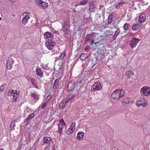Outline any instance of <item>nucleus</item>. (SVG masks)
I'll return each mask as SVG.
<instances>
[{
    "instance_id": "7c9ffc66",
    "label": "nucleus",
    "mask_w": 150,
    "mask_h": 150,
    "mask_svg": "<svg viewBox=\"0 0 150 150\" xmlns=\"http://www.w3.org/2000/svg\"><path fill=\"white\" fill-rule=\"evenodd\" d=\"M31 95L35 99L37 100H38L39 98L36 93H31Z\"/></svg>"
},
{
    "instance_id": "e433bc0d",
    "label": "nucleus",
    "mask_w": 150,
    "mask_h": 150,
    "mask_svg": "<svg viewBox=\"0 0 150 150\" xmlns=\"http://www.w3.org/2000/svg\"><path fill=\"white\" fill-rule=\"evenodd\" d=\"M65 132L67 134L69 135L72 134L73 132H72L71 130L69 128L65 131Z\"/></svg>"
},
{
    "instance_id": "c756f323",
    "label": "nucleus",
    "mask_w": 150,
    "mask_h": 150,
    "mask_svg": "<svg viewBox=\"0 0 150 150\" xmlns=\"http://www.w3.org/2000/svg\"><path fill=\"white\" fill-rule=\"evenodd\" d=\"M129 99L127 98L124 99L122 101V104L123 105H124L125 104H127L129 103Z\"/></svg>"
},
{
    "instance_id": "2eb2a0df",
    "label": "nucleus",
    "mask_w": 150,
    "mask_h": 150,
    "mask_svg": "<svg viewBox=\"0 0 150 150\" xmlns=\"http://www.w3.org/2000/svg\"><path fill=\"white\" fill-rule=\"evenodd\" d=\"M74 88V85L72 84L70 82H69L67 86V91H70L72 90Z\"/></svg>"
},
{
    "instance_id": "c85d7f7f",
    "label": "nucleus",
    "mask_w": 150,
    "mask_h": 150,
    "mask_svg": "<svg viewBox=\"0 0 150 150\" xmlns=\"http://www.w3.org/2000/svg\"><path fill=\"white\" fill-rule=\"evenodd\" d=\"M129 24L127 23H125L124 25L123 28L124 30H128Z\"/></svg>"
},
{
    "instance_id": "5701e85b",
    "label": "nucleus",
    "mask_w": 150,
    "mask_h": 150,
    "mask_svg": "<svg viewBox=\"0 0 150 150\" xmlns=\"http://www.w3.org/2000/svg\"><path fill=\"white\" fill-rule=\"evenodd\" d=\"M16 126V124L13 122L12 121L11 123V124L10 126V131H12L14 130L15 129L14 127Z\"/></svg>"
},
{
    "instance_id": "f257e3e1",
    "label": "nucleus",
    "mask_w": 150,
    "mask_h": 150,
    "mask_svg": "<svg viewBox=\"0 0 150 150\" xmlns=\"http://www.w3.org/2000/svg\"><path fill=\"white\" fill-rule=\"evenodd\" d=\"M124 93V91L122 88L117 89L112 92L111 97L115 100L118 99L123 96Z\"/></svg>"
},
{
    "instance_id": "0eeeda50",
    "label": "nucleus",
    "mask_w": 150,
    "mask_h": 150,
    "mask_svg": "<svg viewBox=\"0 0 150 150\" xmlns=\"http://www.w3.org/2000/svg\"><path fill=\"white\" fill-rule=\"evenodd\" d=\"M36 2L44 9L46 8L48 6V4L47 3L42 1V0H37Z\"/></svg>"
},
{
    "instance_id": "aec40b11",
    "label": "nucleus",
    "mask_w": 150,
    "mask_h": 150,
    "mask_svg": "<svg viewBox=\"0 0 150 150\" xmlns=\"http://www.w3.org/2000/svg\"><path fill=\"white\" fill-rule=\"evenodd\" d=\"M19 94L17 93V92L15 93V94L13 95V100H12V101L13 102H16V100H17L18 97H19Z\"/></svg>"
},
{
    "instance_id": "a19ab883",
    "label": "nucleus",
    "mask_w": 150,
    "mask_h": 150,
    "mask_svg": "<svg viewBox=\"0 0 150 150\" xmlns=\"http://www.w3.org/2000/svg\"><path fill=\"white\" fill-rule=\"evenodd\" d=\"M94 44L96 46H100V45H101L98 41H97L96 42H95Z\"/></svg>"
},
{
    "instance_id": "c9c22d12",
    "label": "nucleus",
    "mask_w": 150,
    "mask_h": 150,
    "mask_svg": "<svg viewBox=\"0 0 150 150\" xmlns=\"http://www.w3.org/2000/svg\"><path fill=\"white\" fill-rule=\"evenodd\" d=\"M66 53L65 52H63L60 55V59H63L64 57H65V56L66 55Z\"/></svg>"
},
{
    "instance_id": "1a4fd4ad",
    "label": "nucleus",
    "mask_w": 150,
    "mask_h": 150,
    "mask_svg": "<svg viewBox=\"0 0 150 150\" xmlns=\"http://www.w3.org/2000/svg\"><path fill=\"white\" fill-rule=\"evenodd\" d=\"M55 45V42H54L52 41H48L45 43V45L46 47L49 50L52 49Z\"/></svg>"
},
{
    "instance_id": "4c0bfd02",
    "label": "nucleus",
    "mask_w": 150,
    "mask_h": 150,
    "mask_svg": "<svg viewBox=\"0 0 150 150\" xmlns=\"http://www.w3.org/2000/svg\"><path fill=\"white\" fill-rule=\"evenodd\" d=\"M6 86V83L2 85L0 87V91H3L4 89V86Z\"/></svg>"
},
{
    "instance_id": "a878e982",
    "label": "nucleus",
    "mask_w": 150,
    "mask_h": 150,
    "mask_svg": "<svg viewBox=\"0 0 150 150\" xmlns=\"http://www.w3.org/2000/svg\"><path fill=\"white\" fill-rule=\"evenodd\" d=\"M87 58L86 55L85 54H82L80 57V59L82 61H84Z\"/></svg>"
},
{
    "instance_id": "603ef678",
    "label": "nucleus",
    "mask_w": 150,
    "mask_h": 150,
    "mask_svg": "<svg viewBox=\"0 0 150 150\" xmlns=\"http://www.w3.org/2000/svg\"><path fill=\"white\" fill-rule=\"evenodd\" d=\"M1 20V18H0V21Z\"/></svg>"
},
{
    "instance_id": "bb28decb",
    "label": "nucleus",
    "mask_w": 150,
    "mask_h": 150,
    "mask_svg": "<svg viewBox=\"0 0 150 150\" xmlns=\"http://www.w3.org/2000/svg\"><path fill=\"white\" fill-rule=\"evenodd\" d=\"M95 36L96 40H98L100 38L102 39L104 38V36L103 35H100L98 33H96Z\"/></svg>"
},
{
    "instance_id": "393cba45",
    "label": "nucleus",
    "mask_w": 150,
    "mask_h": 150,
    "mask_svg": "<svg viewBox=\"0 0 150 150\" xmlns=\"http://www.w3.org/2000/svg\"><path fill=\"white\" fill-rule=\"evenodd\" d=\"M76 126V123L75 122H73L71 125L69 127L71 130L72 132H73Z\"/></svg>"
},
{
    "instance_id": "dca6fc26",
    "label": "nucleus",
    "mask_w": 150,
    "mask_h": 150,
    "mask_svg": "<svg viewBox=\"0 0 150 150\" xmlns=\"http://www.w3.org/2000/svg\"><path fill=\"white\" fill-rule=\"evenodd\" d=\"M141 26V25L139 24H136L132 26V30L133 31H135L139 28Z\"/></svg>"
},
{
    "instance_id": "8fccbe9b",
    "label": "nucleus",
    "mask_w": 150,
    "mask_h": 150,
    "mask_svg": "<svg viewBox=\"0 0 150 150\" xmlns=\"http://www.w3.org/2000/svg\"><path fill=\"white\" fill-rule=\"evenodd\" d=\"M132 35V34L131 33L130 34V36H131V35Z\"/></svg>"
},
{
    "instance_id": "ea45409f",
    "label": "nucleus",
    "mask_w": 150,
    "mask_h": 150,
    "mask_svg": "<svg viewBox=\"0 0 150 150\" xmlns=\"http://www.w3.org/2000/svg\"><path fill=\"white\" fill-rule=\"evenodd\" d=\"M47 105V103L46 102L44 103L41 107V108L42 109H44L45 108L46 106Z\"/></svg>"
},
{
    "instance_id": "423d86ee",
    "label": "nucleus",
    "mask_w": 150,
    "mask_h": 150,
    "mask_svg": "<svg viewBox=\"0 0 150 150\" xmlns=\"http://www.w3.org/2000/svg\"><path fill=\"white\" fill-rule=\"evenodd\" d=\"M53 34L49 32H46L44 33V38L45 39L48 41H51L53 39Z\"/></svg>"
},
{
    "instance_id": "cd10ccee",
    "label": "nucleus",
    "mask_w": 150,
    "mask_h": 150,
    "mask_svg": "<svg viewBox=\"0 0 150 150\" xmlns=\"http://www.w3.org/2000/svg\"><path fill=\"white\" fill-rule=\"evenodd\" d=\"M145 102H147L144 98H140V99L138 100L137 101V103H143L144 102V103H145Z\"/></svg>"
},
{
    "instance_id": "39448f33",
    "label": "nucleus",
    "mask_w": 150,
    "mask_h": 150,
    "mask_svg": "<svg viewBox=\"0 0 150 150\" xmlns=\"http://www.w3.org/2000/svg\"><path fill=\"white\" fill-rule=\"evenodd\" d=\"M102 88L101 83L99 82L95 83L91 87V89L92 91H98Z\"/></svg>"
},
{
    "instance_id": "9b49d317",
    "label": "nucleus",
    "mask_w": 150,
    "mask_h": 150,
    "mask_svg": "<svg viewBox=\"0 0 150 150\" xmlns=\"http://www.w3.org/2000/svg\"><path fill=\"white\" fill-rule=\"evenodd\" d=\"M146 18V16L145 14L142 13L141 14L139 18V21L141 23H144L145 21Z\"/></svg>"
},
{
    "instance_id": "4468645a",
    "label": "nucleus",
    "mask_w": 150,
    "mask_h": 150,
    "mask_svg": "<svg viewBox=\"0 0 150 150\" xmlns=\"http://www.w3.org/2000/svg\"><path fill=\"white\" fill-rule=\"evenodd\" d=\"M51 139L49 137H45L43 139V141L44 143L50 144L51 142Z\"/></svg>"
},
{
    "instance_id": "c03bdc74",
    "label": "nucleus",
    "mask_w": 150,
    "mask_h": 150,
    "mask_svg": "<svg viewBox=\"0 0 150 150\" xmlns=\"http://www.w3.org/2000/svg\"><path fill=\"white\" fill-rule=\"evenodd\" d=\"M50 149V145L47 146L46 148H45L44 150H49Z\"/></svg>"
},
{
    "instance_id": "f3484780",
    "label": "nucleus",
    "mask_w": 150,
    "mask_h": 150,
    "mask_svg": "<svg viewBox=\"0 0 150 150\" xmlns=\"http://www.w3.org/2000/svg\"><path fill=\"white\" fill-rule=\"evenodd\" d=\"M17 92V91L16 90H14L13 89H10L9 90L8 92V95L9 96H10L12 95L15 94V93H16Z\"/></svg>"
},
{
    "instance_id": "72a5a7b5",
    "label": "nucleus",
    "mask_w": 150,
    "mask_h": 150,
    "mask_svg": "<svg viewBox=\"0 0 150 150\" xmlns=\"http://www.w3.org/2000/svg\"><path fill=\"white\" fill-rule=\"evenodd\" d=\"M88 1V0H83L80 2V4L81 5H86Z\"/></svg>"
},
{
    "instance_id": "79ce46f5",
    "label": "nucleus",
    "mask_w": 150,
    "mask_h": 150,
    "mask_svg": "<svg viewBox=\"0 0 150 150\" xmlns=\"http://www.w3.org/2000/svg\"><path fill=\"white\" fill-rule=\"evenodd\" d=\"M104 40V39H101L100 40H99V42L100 43V44L102 45L103 44V42Z\"/></svg>"
},
{
    "instance_id": "7ed1b4c3",
    "label": "nucleus",
    "mask_w": 150,
    "mask_h": 150,
    "mask_svg": "<svg viewBox=\"0 0 150 150\" xmlns=\"http://www.w3.org/2000/svg\"><path fill=\"white\" fill-rule=\"evenodd\" d=\"M140 39H138L135 38H132L130 41L129 45L132 48L135 47L139 41H140Z\"/></svg>"
},
{
    "instance_id": "37998d69",
    "label": "nucleus",
    "mask_w": 150,
    "mask_h": 150,
    "mask_svg": "<svg viewBox=\"0 0 150 150\" xmlns=\"http://www.w3.org/2000/svg\"><path fill=\"white\" fill-rule=\"evenodd\" d=\"M69 22L68 21H66L64 23V25L65 26H67V27H68V25H69Z\"/></svg>"
},
{
    "instance_id": "a211bd4d",
    "label": "nucleus",
    "mask_w": 150,
    "mask_h": 150,
    "mask_svg": "<svg viewBox=\"0 0 150 150\" xmlns=\"http://www.w3.org/2000/svg\"><path fill=\"white\" fill-rule=\"evenodd\" d=\"M93 36L92 34H88L87 35L86 39V41L90 42L91 40H93Z\"/></svg>"
},
{
    "instance_id": "f03ea898",
    "label": "nucleus",
    "mask_w": 150,
    "mask_h": 150,
    "mask_svg": "<svg viewBox=\"0 0 150 150\" xmlns=\"http://www.w3.org/2000/svg\"><path fill=\"white\" fill-rule=\"evenodd\" d=\"M140 92L142 96H149L150 95V87L145 86L141 88Z\"/></svg>"
},
{
    "instance_id": "de8ad7c7",
    "label": "nucleus",
    "mask_w": 150,
    "mask_h": 150,
    "mask_svg": "<svg viewBox=\"0 0 150 150\" xmlns=\"http://www.w3.org/2000/svg\"><path fill=\"white\" fill-rule=\"evenodd\" d=\"M80 4H79V3L76 4L74 5V6L75 7H76L77 6L79 5Z\"/></svg>"
},
{
    "instance_id": "3c124183",
    "label": "nucleus",
    "mask_w": 150,
    "mask_h": 150,
    "mask_svg": "<svg viewBox=\"0 0 150 150\" xmlns=\"http://www.w3.org/2000/svg\"><path fill=\"white\" fill-rule=\"evenodd\" d=\"M0 150H4L2 149H0Z\"/></svg>"
},
{
    "instance_id": "a18cd8bd",
    "label": "nucleus",
    "mask_w": 150,
    "mask_h": 150,
    "mask_svg": "<svg viewBox=\"0 0 150 150\" xmlns=\"http://www.w3.org/2000/svg\"><path fill=\"white\" fill-rule=\"evenodd\" d=\"M90 42H91V45H93V43H95V42H94V40L93 39L92 40H91Z\"/></svg>"
},
{
    "instance_id": "473e14b6",
    "label": "nucleus",
    "mask_w": 150,
    "mask_h": 150,
    "mask_svg": "<svg viewBox=\"0 0 150 150\" xmlns=\"http://www.w3.org/2000/svg\"><path fill=\"white\" fill-rule=\"evenodd\" d=\"M113 17L112 16L111 14H110L109 15L108 17V23L109 24H110L111 23L112 20V19Z\"/></svg>"
},
{
    "instance_id": "20e7f679",
    "label": "nucleus",
    "mask_w": 150,
    "mask_h": 150,
    "mask_svg": "<svg viewBox=\"0 0 150 150\" xmlns=\"http://www.w3.org/2000/svg\"><path fill=\"white\" fill-rule=\"evenodd\" d=\"M23 16V17L22 19V23L23 25H25L28 22V20L30 18L29 13H28L26 12H24Z\"/></svg>"
},
{
    "instance_id": "ddd939ff",
    "label": "nucleus",
    "mask_w": 150,
    "mask_h": 150,
    "mask_svg": "<svg viewBox=\"0 0 150 150\" xmlns=\"http://www.w3.org/2000/svg\"><path fill=\"white\" fill-rule=\"evenodd\" d=\"M84 133L83 132H78L77 134V138L79 140H81L83 139Z\"/></svg>"
},
{
    "instance_id": "f704fd0d",
    "label": "nucleus",
    "mask_w": 150,
    "mask_h": 150,
    "mask_svg": "<svg viewBox=\"0 0 150 150\" xmlns=\"http://www.w3.org/2000/svg\"><path fill=\"white\" fill-rule=\"evenodd\" d=\"M122 2L117 4L115 5V8L117 9H119L120 6H122Z\"/></svg>"
},
{
    "instance_id": "b1692460",
    "label": "nucleus",
    "mask_w": 150,
    "mask_h": 150,
    "mask_svg": "<svg viewBox=\"0 0 150 150\" xmlns=\"http://www.w3.org/2000/svg\"><path fill=\"white\" fill-rule=\"evenodd\" d=\"M34 115L33 113H32L25 120V121L26 122H29L30 120L34 117Z\"/></svg>"
},
{
    "instance_id": "4be33fe9",
    "label": "nucleus",
    "mask_w": 150,
    "mask_h": 150,
    "mask_svg": "<svg viewBox=\"0 0 150 150\" xmlns=\"http://www.w3.org/2000/svg\"><path fill=\"white\" fill-rule=\"evenodd\" d=\"M126 74L128 78H129L131 76L134 75V72L132 71L129 70L126 72Z\"/></svg>"
},
{
    "instance_id": "412c9836",
    "label": "nucleus",
    "mask_w": 150,
    "mask_h": 150,
    "mask_svg": "<svg viewBox=\"0 0 150 150\" xmlns=\"http://www.w3.org/2000/svg\"><path fill=\"white\" fill-rule=\"evenodd\" d=\"M59 80L58 79H56L54 83V89H56L57 87L58 86Z\"/></svg>"
},
{
    "instance_id": "2f4dec72",
    "label": "nucleus",
    "mask_w": 150,
    "mask_h": 150,
    "mask_svg": "<svg viewBox=\"0 0 150 150\" xmlns=\"http://www.w3.org/2000/svg\"><path fill=\"white\" fill-rule=\"evenodd\" d=\"M75 97L74 94H72L71 95H70L69 96V98L66 101V103H67L68 100H71L74 99V98Z\"/></svg>"
},
{
    "instance_id": "9d476101",
    "label": "nucleus",
    "mask_w": 150,
    "mask_h": 150,
    "mask_svg": "<svg viewBox=\"0 0 150 150\" xmlns=\"http://www.w3.org/2000/svg\"><path fill=\"white\" fill-rule=\"evenodd\" d=\"M14 62L13 59L12 58L9 59L8 61L6 66L8 69H11L12 67V65Z\"/></svg>"
},
{
    "instance_id": "49530a36",
    "label": "nucleus",
    "mask_w": 150,
    "mask_h": 150,
    "mask_svg": "<svg viewBox=\"0 0 150 150\" xmlns=\"http://www.w3.org/2000/svg\"><path fill=\"white\" fill-rule=\"evenodd\" d=\"M85 50L86 51H87V52H88V47H86L85 48Z\"/></svg>"
},
{
    "instance_id": "6ab92c4d",
    "label": "nucleus",
    "mask_w": 150,
    "mask_h": 150,
    "mask_svg": "<svg viewBox=\"0 0 150 150\" xmlns=\"http://www.w3.org/2000/svg\"><path fill=\"white\" fill-rule=\"evenodd\" d=\"M145 103H137V102L136 103V105L138 107H139L141 106H142L143 107H145L148 105V103L147 102H145Z\"/></svg>"
},
{
    "instance_id": "09e8293b",
    "label": "nucleus",
    "mask_w": 150,
    "mask_h": 150,
    "mask_svg": "<svg viewBox=\"0 0 150 150\" xmlns=\"http://www.w3.org/2000/svg\"><path fill=\"white\" fill-rule=\"evenodd\" d=\"M118 33H117L116 32L114 35V37L115 36V37H116L118 35Z\"/></svg>"
},
{
    "instance_id": "58836bf2",
    "label": "nucleus",
    "mask_w": 150,
    "mask_h": 150,
    "mask_svg": "<svg viewBox=\"0 0 150 150\" xmlns=\"http://www.w3.org/2000/svg\"><path fill=\"white\" fill-rule=\"evenodd\" d=\"M63 30L65 35H67L68 33V30L67 27L64 28L63 29Z\"/></svg>"
},
{
    "instance_id": "6e6552de",
    "label": "nucleus",
    "mask_w": 150,
    "mask_h": 150,
    "mask_svg": "<svg viewBox=\"0 0 150 150\" xmlns=\"http://www.w3.org/2000/svg\"><path fill=\"white\" fill-rule=\"evenodd\" d=\"M59 123L58 124L59 127V131H58V133L61 134L62 133V130L63 128L64 125H65V123L63 119H61L59 121Z\"/></svg>"
},
{
    "instance_id": "f8f14e48",
    "label": "nucleus",
    "mask_w": 150,
    "mask_h": 150,
    "mask_svg": "<svg viewBox=\"0 0 150 150\" xmlns=\"http://www.w3.org/2000/svg\"><path fill=\"white\" fill-rule=\"evenodd\" d=\"M36 74L39 77H41L43 75V72L40 68H38L35 70Z\"/></svg>"
}]
</instances>
